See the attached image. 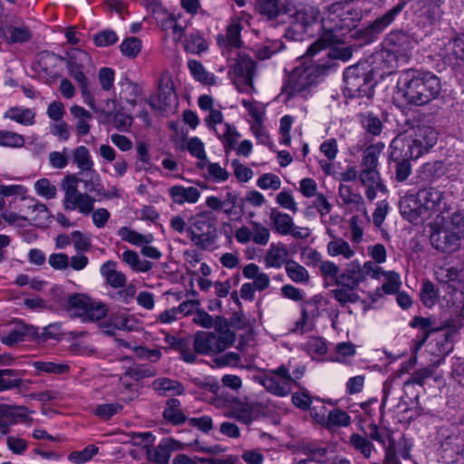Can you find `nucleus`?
Masks as SVG:
<instances>
[{
	"instance_id": "37",
	"label": "nucleus",
	"mask_w": 464,
	"mask_h": 464,
	"mask_svg": "<svg viewBox=\"0 0 464 464\" xmlns=\"http://www.w3.org/2000/svg\"><path fill=\"white\" fill-rule=\"evenodd\" d=\"M120 99L131 106H135L141 100L142 89L133 82L126 79L121 82Z\"/></svg>"
},
{
	"instance_id": "40",
	"label": "nucleus",
	"mask_w": 464,
	"mask_h": 464,
	"mask_svg": "<svg viewBox=\"0 0 464 464\" xmlns=\"http://www.w3.org/2000/svg\"><path fill=\"white\" fill-rule=\"evenodd\" d=\"M338 287L331 290L334 299L342 306L348 304H355L361 300V296L355 292L357 287L336 285Z\"/></svg>"
},
{
	"instance_id": "18",
	"label": "nucleus",
	"mask_w": 464,
	"mask_h": 464,
	"mask_svg": "<svg viewBox=\"0 0 464 464\" xmlns=\"http://www.w3.org/2000/svg\"><path fill=\"white\" fill-rule=\"evenodd\" d=\"M405 2H400L395 5L392 9L383 14L381 17L375 19L368 27L365 28V41L367 43L373 42L377 35L384 31L396 18V16L405 7Z\"/></svg>"
},
{
	"instance_id": "58",
	"label": "nucleus",
	"mask_w": 464,
	"mask_h": 464,
	"mask_svg": "<svg viewBox=\"0 0 464 464\" xmlns=\"http://www.w3.org/2000/svg\"><path fill=\"white\" fill-rule=\"evenodd\" d=\"M98 450V447L91 444L85 447L82 450L71 452L68 455V459L74 464H83L96 455Z\"/></svg>"
},
{
	"instance_id": "51",
	"label": "nucleus",
	"mask_w": 464,
	"mask_h": 464,
	"mask_svg": "<svg viewBox=\"0 0 464 464\" xmlns=\"http://www.w3.org/2000/svg\"><path fill=\"white\" fill-rule=\"evenodd\" d=\"M80 182L83 184L85 192L89 195L93 194V197L100 198L101 194L103 193V185L102 183L100 174L94 169L91 171L88 179H81Z\"/></svg>"
},
{
	"instance_id": "41",
	"label": "nucleus",
	"mask_w": 464,
	"mask_h": 464,
	"mask_svg": "<svg viewBox=\"0 0 464 464\" xmlns=\"http://www.w3.org/2000/svg\"><path fill=\"white\" fill-rule=\"evenodd\" d=\"M121 259L135 272L147 273L153 267L151 262L148 260H141L138 253L130 249H127L122 252Z\"/></svg>"
},
{
	"instance_id": "49",
	"label": "nucleus",
	"mask_w": 464,
	"mask_h": 464,
	"mask_svg": "<svg viewBox=\"0 0 464 464\" xmlns=\"http://www.w3.org/2000/svg\"><path fill=\"white\" fill-rule=\"evenodd\" d=\"M285 269L287 276L295 283L301 284L309 280L307 269L293 259L285 262Z\"/></svg>"
},
{
	"instance_id": "38",
	"label": "nucleus",
	"mask_w": 464,
	"mask_h": 464,
	"mask_svg": "<svg viewBox=\"0 0 464 464\" xmlns=\"http://www.w3.org/2000/svg\"><path fill=\"white\" fill-rule=\"evenodd\" d=\"M269 218L274 230L277 234L281 236L289 235L290 228H292L294 223V219L290 215L276 209H272Z\"/></svg>"
},
{
	"instance_id": "48",
	"label": "nucleus",
	"mask_w": 464,
	"mask_h": 464,
	"mask_svg": "<svg viewBox=\"0 0 464 464\" xmlns=\"http://www.w3.org/2000/svg\"><path fill=\"white\" fill-rule=\"evenodd\" d=\"M347 223L351 232V243L353 245L361 244L363 240L364 227L367 222L362 217L354 215L347 221Z\"/></svg>"
},
{
	"instance_id": "64",
	"label": "nucleus",
	"mask_w": 464,
	"mask_h": 464,
	"mask_svg": "<svg viewBox=\"0 0 464 464\" xmlns=\"http://www.w3.org/2000/svg\"><path fill=\"white\" fill-rule=\"evenodd\" d=\"M362 125L368 133L374 136L380 135L382 130V121L372 114L362 115Z\"/></svg>"
},
{
	"instance_id": "30",
	"label": "nucleus",
	"mask_w": 464,
	"mask_h": 464,
	"mask_svg": "<svg viewBox=\"0 0 464 464\" xmlns=\"http://www.w3.org/2000/svg\"><path fill=\"white\" fill-rule=\"evenodd\" d=\"M399 56L382 47L374 54V69L382 72L381 76L389 75L398 67Z\"/></svg>"
},
{
	"instance_id": "9",
	"label": "nucleus",
	"mask_w": 464,
	"mask_h": 464,
	"mask_svg": "<svg viewBox=\"0 0 464 464\" xmlns=\"http://www.w3.org/2000/svg\"><path fill=\"white\" fill-rule=\"evenodd\" d=\"M259 382L268 392L279 397H285L292 392L294 378H292L289 368L283 364L262 375Z\"/></svg>"
},
{
	"instance_id": "63",
	"label": "nucleus",
	"mask_w": 464,
	"mask_h": 464,
	"mask_svg": "<svg viewBox=\"0 0 464 464\" xmlns=\"http://www.w3.org/2000/svg\"><path fill=\"white\" fill-rule=\"evenodd\" d=\"M72 242L76 252H88L92 247L91 237L79 230L72 231Z\"/></svg>"
},
{
	"instance_id": "29",
	"label": "nucleus",
	"mask_w": 464,
	"mask_h": 464,
	"mask_svg": "<svg viewBox=\"0 0 464 464\" xmlns=\"http://www.w3.org/2000/svg\"><path fill=\"white\" fill-rule=\"evenodd\" d=\"M288 251L281 242L272 243L267 249L264 263L266 267L280 268L287 262Z\"/></svg>"
},
{
	"instance_id": "52",
	"label": "nucleus",
	"mask_w": 464,
	"mask_h": 464,
	"mask_svg": "<svg viewBox=\"0 0 464 464\" xmlns=\"http://www.w3.org/2000/svg\"><path fill=\"white\" fill-rule=\"evenodd\" d=\"M383 147V144H376L369 146L364 150L362 160V169H377L379 156Z\"/></svg>"
},
{
	"instance_id": "19",
	"label": "nucleus",
	"mask_w": 464,
	"mask_h": 464,
	"mask_svg": "<svg viewBox=\"0 0 464 464\" xmlns=\"http://www.w3.org/2000/svg\"><path fill=\"white\" fill-rule=\"evenodd\" d=\"M318 14V11L311 6L295 11L290 16L288 32L294 33L295 37L299 38L317 20Z\"/></svg>"
},
{
	"instance_id": "1",
	"label": "nucleus",
	"mask_w": 464,
	"mask_h": 464,
	"mask_svg": "<svg viewBox=\"0 0 464 464\" xmlns=\"http://www.w3.org/2000/svg\"><path fill=\"white\" fill-rule=\"evenodd\" d=\"M361 14V10L341 3L327 6V14L322 20L324 33L319 40L309 46L306 53L314 56L328 45L341 42L346 33L356 27Z\"/></svg>"
},
{
	"instance_id": "3",
	"label": "nucleus",
	"mask_w": 464,
	"mask_h": 464,
	"mask_svg": "<svg viewBox=\"0 0 464 464\" xmlns=\"http://www.w3.org/2000/svg\"><path fill=\"white\" fill-rule=\"evenodd\" d=\"M343 93L348 98L371 99L374 93L376 82L372 70L361 65H353L343 72Z\"/></svg>"
},
{
	"instance_id": "24",
	"label": "nucleus",
	"mask_w": 464,
	"mask_h": 464,
	"mask_svg": "<svg viewBox=\"0 0 464 464\" xmlns=\"http://www.w3.org/2000/svg\"><path fill=\"white\" fill-rule=\"evenodd\" d=\"M242 29L241 20L238 17L232 18L227 26L226 34L218 36V44L224 47L239 48L242 45Z\"/></svg>"
},
{
	"instance_id": "16",
	"label": "nucleus",
	"mask_w": 464,
	"mask_h": 464,
	"mask_svg": "<svg viewBox=\"0 0 464 464\" xmlns=\"http://www.w3.org/2000/svg\"><path fill=\"white\" fill-rule=\"evenodd\" d=\"M444 0H417L415 15L423 26H432L440 22L444 14Z\"/></svg>"
},
{
	"instance_id": "33",
	"label": "nucleus",
	"mask_w": 464,
	"mask_h": 464,
	"mask_svg": "<svg viewBox=\"0 0 464 464\" xmlns=\"http://www.w3.org/2000/svg\"><path fill=\"white\" fill-rule=\"evenodd\" d=\"M179 448L180 442L172 439L163 440L150 452V458L154 462L166 464L169 460L171 451Z\"/></svg>"
},
{
	"instance_id": "54",
	"label": "nucleus",
	"mask_w": 464,
	"mask_h": 464,
	"mask_svg": "<svg viewBox=\"0 0 464 464\" xmlns=\"http://www.w3.org/2000/svg\"><path fill=\"white\" fill-rule=\"evenodd\" d=\"M250 227H251V235L253 237L252 241L258 246H266L270 239L269 228L266 227L262 223L256 222V221H251Z\"/></svg>"
},
{
	"instance_id": "15",
	"label": "nucleus",
	"mask_w": 464,
	"mask_h": 464,
	"mask_svg": "<svg viewBox=\"0 0 464 464\" xmlns=\"http://www.w3.org/2000/svg\"><path fill=\"white\" fill-rule=\"evenodd\" d=\"M318 76V68L314 65L297 67L289 75L286 89L289 95H295L304 92L315 82Z\"/></svg>"
},
{
	"instance_id": "39",
	"label": "nucleus",
	"mask_w": 464,
	"mask_h": 464,
	"mask_svg": "<svg viewBox=\"0 0 464 464\" xmlns=\"http://www.w3.org/2000/svg\"><path fill=\"white\" fill-rule=\"evenodd\" d=\"M152 387L155 391L165 396L180 395L184 392V387L179 382L169 378L155 380Z\"/></svg>"
},
{
	"instance_id": "61",
	"label": "nucleus",
	"mask_w": 464,
	"mask_h": 464,
	"mask_svg": "<svg viewBox=\"0 0 464 464\" xmlns=\"http://www.w3.org/2000/svg\"><path fill=\"white\" fill-rule=\"evenodd\" d=\"M184 45L186 51L191 53H200L208 48L205 39L198 34H191L186 39Z\"/></svg>"
},
{
	"instance_id": "44",
	"label": "nucleus",
	"mask_w": 464,
	"mask_h": 464,
	"mask_svg": "<svg viewBox=\"0 0 464 464\" xmlns=\"http://www.w3.org/2000/svg\"><path fill=\"white\" fill-rule=\"evenodd\" d=\"M222 203V211L227 217L238 218L243 214L244 207L241 205L237 209L238 194L235 191H228L226 193Z\"/></svg>"
},
{
	"instance_id": "17",
	"label": "nucleus",
	"mask_w": 464,
	"mask_h": 464,
	"mask_svg": "<svg viewBox=\"0 0 464 464\" xmlns=\"http://www.w3.org/2000/svg\"><path fill=\"white\" fill-rule=\"evenodd\" d=\"M399 207L401 216L409 222L418 224L426 220L419 191L417 193H405L400 199Z\"/></svg>"
},
{
	"instance_id": "13",
	"label": "nucleus",
	"mask_w": 464,
	"mask_h": 464,
	"mask_svg": "<svg viewBox=\"0 0 464 464\" xmlns=\"http://www.w3.org/2000/svg\"><path fill=\"white\" fill-rule=\"evenodd\" d=\"M265 411V406L258 401H241L237 400L234 404L224 412L227 418H233L237 421L250 425L253 421L258 420Z\"/></svg>"
},
{
	"instance_id": "50",
	"label": "nucleus",
	"mask_w": 464,
	"mask_h": 464,
	"mask_svg": "<svg viewBox=\"0 0 464 464\" xmlns=\"http://www.w3.org/2000/svg\"><path fill=\"white\" fill-rule=\"evenodd\" d=\"M22 382L18 371L13 369L0 370V392L19 387Z\"/></svg>"
},
{
	"instance_id": "45",
	"label": "nucleus",
	"mask_w": 464,
	"mask_h": 464,
	"mask_svg": "<svg viewBox=\"0 0 464 464\" xmlns=\"http://www.w3.org/2000/svg\"><path fill=\"white\" fill-rule=\"evenodd\" d=\"M72 160L82 171L90 172L93 170V160L91 153L85 146H79L72 151Z\"/></svg>"
},
{
	"instance_id": "20",
	"label": "nucleus",
	"mask_w": 464,
	"mask_h": 464,
	"mask_svg": "<svg viewBox=\"0 0 464 464\" xmlns=\"http://www.w3.org/2000/svg\"><path fill=\"white\" fill-rule=\"evenodd\" d=\"M318 302L319 299L314 297L302 304L301 318L295 323L293 332L304 334L313 330L314 319L319 315Z\"/></svg>"
},
{
	"instance_id": "34",
	"label": "nucleus",
	"mask_w": 464,
	"mask_h": 464,
	"mask_svg": "<svg viewBox=\"0 0 464 464\" xmlns=\"http://www.w3.org/2000/svg\"><path fill=\"white\" fill-rule=\"evenodd\" d=\"M406 134L414 140H418L420 143L424 144L425 147L430 150L437 143L438 140V132L430 126L419 125L412 128Z\"/></svg>"
},
{
	"instance_id": "26",
	"label": "nucleus",
	"mask_w": 464,
	"mask_h": 464,
	"mask_svg": "<svg viewBox=\"0 0 464 464\" xmlns=\"http://www.w3.org/2000/svg\"><path fill=\"white\" fill-rule=\"evenodd\" d=\"M400 143H402L403 146V157L411 160H417L430 150L424 144L420 143L418 140L412 139L408 134H405L402 139L393 140L392 147L397 149Z\"/></svg>"
},
{
	"instance_id": "7",
	"label": "nucleus",
	"mask_w": 464,
	"mask_h": 464,
	"mask_svg": "<svg viewBox=\"0 0 464 464\" xmlns=\"http://www.w3.org/2000/svg\"><path fill=\"white\" fill-rule=\"evenodd\" d=\"M382 273L381 266L372 261L362 264L358 259L347 263L343 272L336 278V285L359 287L368 278L378 277Z\"/></svg>"
},
{
	"instance_id": "22",
	"label": "nucleus",
	"mask_w": 464,
	"mask_h": 464,
	"mask_svg": "<svg viewBox=\"0 0 464 464\" xmlns=\"http://www.w3.org/2000/svg\"><path fill=\"white\" fill-rule=\"evenodd\" d=\"M444 61L452 67L464 63V33L456 34L445 44Z\"/></svg>"
},
{
	"instance_id": "25",
	"label": "nucleus",
	"mask_w": 464,
	"mask_h": 464,
	"mask_svg": "<svg viewBox=\"0 0 464 464\" xmlns=\"http://www.w3.org/2000/svg\"><path fill=\"white\" fill-rule=\"evenodd\" d=\"M169 196L173 203L179 206L184 204H195L198 201L201 193L198 188L195 187H184L181 185H175L168 189Z\"/></svg>"
},
{
	"instance_id": "57",
	"label": "nucleus",
	"mask_w": 464,
	"mask_h": 464,
	"mask_svg": "<svg viewBox=\"0 0 464 464\" xmlns=\"http://www.w3.org/2000/svg\"><path fill=\"white\" fill-rule=\"evenodd\" d=\"M215 132L229 149H231L236 144L237 140L239 137L236 128L229 123H225L219 129H215Z\"/></svg>"
},
{
	"instance_id": "43",
	"label": "nucleus",
	"mask_w": 464,
	"mask_h": 464,
	"mask_svg": "<svg viewBox=\"0 0 464 464\" xmlns=\"http://www.w3.org/2000/svg\"><path fill=\"white\" fill-rule=\"evenodd\" d=\"M33 334V327L25 324L15 325L8 334L0 337L1 342L8 346H14L24 342L25 337Z\"/></svg>"
},
{
	"instance_id": "36",
	"label": "nucleus",
	"mask_w": 464,
	"mask_h": 464,
	"mask_svg": "<svg viewBox=\"0 0 464 464\" xmlns=\"http://www.w3.org/2000/svg\"><path fill=\"white\" fill-rule=\"evenodd\" d=\"M117 235L121 240L136 246H141L143 244H151L154 241V236L151 233L140 234L129 227H120L117 230Z\"/></svg>"
},
{
	"instance_id": "4",
	"label": "nucleus",
	"mask_w": 464,
	"mask_h": 464,
	"mask_svg": "<svg viewBox=\"0 0 464 464\" xmlns=\"http://www.w3.org/2000/svg\"><path fill=\"white\" fill-rule=\"evenodd\" d=\"M80 180L81 179L75 174L67 175L62 179L61 189L64 194L63 207L65 210H76L84 216H88L94 209L96 198L92 195L81 192L78 189Z\"/></svg>"
},
{
	"instance_id": "55",
	"label": "nucleus",
	"mask_w": 464,
	"mask_h": 464,
	"mask_svg": "<svg viewBox=\"0 0 464 464\" xmlns=\"http://www.w3.org/2000/svg\"><path fill=\"white\" fill-rule=\"evenodd\" d=\"M159 98L165 104H170L175 99L173 82L168 75L162 76L159 82Z\"/></svg>"
},
{
	"instance_id": "12",
	"label": "nucleus",
	"mask_w": 464,
	"mask_h": 464,
	"mask_svg": "<svg viewBox=\"0 0 464 464\" xmlns=\"http://www.w3.org/2000/svg\"><path fill=\"white\" fill-rule=\"evenodd\" d=\"M446 272L445 278L447 282L441 286L444 295L440 302L442 306L451 308L456 315H460L464 308V290L459 289L455 285L458 270L451 267L447 269Z\"/></svg>"
},
{
	"instance_id": "14",
	"label": "nucleus",
	"mask_w": 464,
	"mask_h": 464,
	"mask_svg": "<svg viewBox=\"0 0 464 464\" xmlns=\"http://www.w3.org/2000/svg\"><path fill=\"white\" fill-rule=\"evenodd\" d=\"M418 42L414 34L402 30H394L385 36L382 47L399 57H407Z\"/></svg>"
},
{
	"instance_id": "42",
	"label": "nucleus",
	"mask_w": 464,
	"mask_h": 464,
	"mask_svg": "<svg viewBox=\"0 0 464 464\" xmlns=\"http://www.w3.org/2000/svg\"><path fill=\"white\" fill-rule=\"evenodd\" d=\"M351 447L364 459H371L372 453L374 450V445L365 436L359 433H353L349 438Z\"/></svg>"
},
{
	"instance_id": "8",
	"label": "nucleus",
	"mask_w": 464,
	"mask_h": 464,
	"mask_svg": "<svg viewBox=\"0 0 464 464\" xmlns=\"http://www.w3.org/2000/svg\"><path fill=\"white\" fill-rule=\"evenodd\" d=\"M235 343L231 332H198L194 336L193 346L196 353L213 355L224 352Z\"/></svg>"
},
{
	"instance_id": "28",
	"label": "nucleus",
	"mask_w": 464,
	"mask_h": 464,
	"mask_svg": "<svg viewBox=\"0 0 464 464\" xmlns=\"http://www.w3.org/2000/svg\"><path fill=\"white\" fill-rule=\"evenodd\" d=\"M338 195L343 205L348 208L349 210L363 211L366 214L363 198L361 194L355 192L351 186L341 184L338 188Z\"/></svg>"
},
{
	"instance_id": "60",
	"label": "nucleus",
	"mask_w": 464,
	"mask_h": 464,
	"mask_svg": "<svg viewBox=\"0 0 464 464\" xmlns=\"http://www.w3.org/2000/svg\"><path fill=\"white\" fill-rule=\"evenodd\" d=\"M34 189L37 195L46 199L56 197L57 188L48 179H40L34 183Z\"/></svg>"
},
{
	"instance_id": "10",
	"label": "nucleus",
	"mask_w": 464,
	"mask_h": 464,
	"mask_svg": "<svg viewBox=\"0 0 464 464\" xmlns=\"http://www.w3.org/2000/svg\"><path fill=\"white\" fill-rule=\"evenodd\" d=\"M419 196L422 204L423 213L426 219L437 217V220L441 219L451 210L450 204H448L444 192L434 187H428L419 189Z\"/></svg>"
},
{
	"instance_id": "27",
	"label": "nucleus",
	"mask_w": 464,
	"mask_h": 464,
	"mask_svg": "<svg viewBox=\"0 0 464 464\" xmlns=\"http://www.w3.org/2000/svg\"><path fill=\"white\" fill-rule=\"evenodd\" d=\"M327 254L332 257L341 256L345 260L354 257L356 251L353 246L344 238L333 233L332 239L326 245Z\"/></svg>"
},
{
	"instance_id": "47",
	"label": "nucleus",
	"mask_w": 464,
	"mask_h": 464,
	"mask_svg": "<svg viewBox=\"0 0 464 464\" xmlns=\"http://www.w3.org/2000/svg\"><path fill=\"white\" fill-rule=\"evenodd\" d=\"M327 429L332 430L340 427H347L351 423L350 415L340 409H334L329 411L327 418L324 420Z\"/></svg>"
},
{
	"instance_id": "35",
	"label": "nucleus",
	"mask_w": 464,
	"mask_h": 464,
	"mask_svg": "<svg viewBox=\"0 0 464 464\" xmlns=\"http://www.w3.org/2000/svg\"><path fill=\"white\" fill-rule=\"evenodd\" d=\"M188 68L197 82L208 86L218 83V77L213 72H208L199 61L188 60Z\"/></svg>"
},
{
	"instance_id": "62",
	"label": "nucleus",
	"mask_w": 464,
	"mask_h": 464,
	"mask_svg": "<svg viewBox=\"0 0 464 464\" xmlns=\"http://www.w3.org/2000/svg\"><path fill=\"white\" fill-rule=\"evenodd\" d=\"M120 48L124 56L135 58L140 52L141 42L137 37H129L121 43Z\"/></svg>"
},
{
	"instance_id": "59",
	"label": "nucleus",
	"mask_w": 464,
	"mask_h": 464,
	"mask_svg": "<svg viewBox=\"0 0 464 464\" xmlns=\"http://www.w3.org/2000/svg\"><path fill=\"white\" fill-rule=\"evenodd\" d=\"M24 145L23 135L10 130H0V146L22 148Z\"/></svg>"
},
{
	"instance_id": "23",
	"label": "nucleus",
	"mask_w": 464,
	"mask_h": 464,
	"mask_svg": "<svg viewBox=\"0 0 464 464\" xmlns=\"http://www.w3.org/2000/svg\"><path fill=\"white\" fill-rule=\"evenodd\" d=\"M255 62L245 53H237L234 63L231 65V72L246 85L253 86L255 74Z\"/></svg>"
},
{
	"instance_id": "46",
	"label": "nucleus",
	"mask_w": 464,
	"mask_h": 464,
	"mask_svg": "<svg viewBox=\"0 0 464 464\" xmlns=\"http://www.w3.org/2000/svg\"><path fill=\"white\" fill-rule=\"evenodd\" d=\"M67 55L68 69H85L92 62L90 54L78 48L69 50Z\"/></svg>"
},
{
	"instance_id": "31",
	"label": "nucleus",
	"mask_w": 464,
	"mask_h": 464,
	"mask_svg": "<svg viewBox=\"0 0 464 464\" xmlns=\"http://www.w3.org/2000/svg\"><path fill=\"white\" fill-rule=\"evenodd\" d=\"M100 273L106 283L113 288H121L126 285L125 275L116 270V263L112 260L104 262L100 267Z\"/></svg>"
},
{
	"instance_id": "11",
	"label": "nucleus",
	"mask_w": 464,
	"mask_h": 464,
	"mask_svg": "<svg viewBox=\"0 0 464 464\" xmlns=\"http://www.w3.org/2000/svg\"><path fill=\"white\" fill-rule=\"evenodd\" d=\"M430 243L434 248L440 252H454L459 246L461 238L447 226L445 216L441 219L436 220L431 227Z\"/></svg>"
},
{
	"instance_id": "5",
	"label": "nucleus",
	"mask_w": 464,
	"mask_h": 464,
	"mask_svg": "<svg viewBox=\"0 0 464 464\" xmlns=\"http://www.w3.org/2000/svg\"><path fill=\"white\" fill-rule=\"evenodd\" d=\"M67 311L71 316L82 322H94L104 318L108 313L107 305L95 301L83 294H75L68 298Z\"/></svg>"
},
{
	"instance_id": "2",
	"label": "nucleus",
	"mask_w": 464,
	"mask_h": 464,
	"mask_svg": "<svg viewBox=\"0 0 464 464\" xmlns=\"http://www.w3.org/2000/svg\"><path fill=\"white\" fill-rule=\"evenodd\" d=\"M440 92V80L434 73L406 70L399 76L396 96L407 105L423 106L437 99Z\"/></svg>"
},
{
	"instance_id": "53",
	"label": "nucleus",
	"mask_w": 464,
	"mask_h": 464,
	"mask_svg": "<svg viewBox=\"0 0 464 464\" xmlns=\"http://www.w3.org/2000/svg\"><path fill=\"white\" fill-rule=\"evenodd\" d=\"M420 300L427 307L433 306L436 302L440 300V294H438L432 282L426 280L422 283L420 288Z\"/></svg>"
},
{
	"instance_id": "56",
	"label": "nucleus",
	"mask_w": 464,
	"mask_h": 464,
	"mask_svg": "<svg viewBox=\"0 0 464 464\" xmlns=\"http://www.w3.org/2000/svg\"><path fill=\"white\" fill-rule=\"evenodd\" d=\"M447 226L455 231L460 237L464 238V208L454 211L450 216H445Z\"/></svg>"
},
{
	"instance_id": "21",
	"label": "nucleus",
	"mask_w": 464,
	"mask_h": 464,
	"mask_svg": "<svg viewBox=\"0 0 464 464\" xmlns=\"http://www.w3.org/2000/svg\"><path fill=\"white\" fill-rule=\"evenodd\" d=\"M381 275L378 277H372L375 280H381L382 277L385 282L379 287H377L371 299L372 302H376L379 298L382 297L383 295H394L399 292L401 285V276L395 271H385L381 266Z\"/></svg>"
},
{
	"instance_id": "6",
	"label": "nucleus",
	"mask_w": 464,
	"mask_h": 464,
	"mask_svg": "<svg viewBox=\"0 0 464 464\" xmlns=\"http://www.w3.org/2000/svg\"><path fill=\"white\" fill-rule=\"evenodd\" d=\"M217 216L212 210H204L188 219V234L196 245H210L216 237Z\"/></svg>"
},
{
	"instance_id": "32",
	"label": "nucleus",
	"mask_w": 464,
	"mask_h": 464,
	"mask_svg": "<svg viewBox=\"0 0 464 464\" xmlns=\"http://www.w3.org/2000/svg\"><path fill=\"white\" fill-rule=\"evenodd\" d=\"M35 115L36 112L34 109L14 106L5 111L3 118L14 121L24 126H32L35 123Z\"/></svg>"
}]
</instances>
